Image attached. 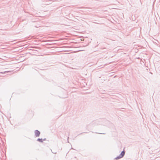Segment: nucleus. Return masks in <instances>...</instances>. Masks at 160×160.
Masks as SVG:
<instances>
[{
	"mask_svg": "<svg viewBox=\"0 0 160 160\" xmlns=\"http://www.w3.org/2000/svg\"><path fill=\"white\" fill-rule=\"evenodd\" d=\"M125 151L124 150L121 152L120 154L118 156H117L115 158V160H118L123 158L125 155Z\"/></svg>",
	"mask_w": 160,
	"mask_h": 160,
	"instance_id": "obj_1",
	"label": "nucleus"
},
{
	"mask_svg": "<svg viewBox=\"0 0 160 160\" xmlns=\"http://www.w3.org/2000/svg\"><path fill=\"white\" fill-rule=\"evenodd\" d=\"M35 135L36 137H38L40 134V132L38 130H36L34 131Z\"/></svg>",
	"mask_w": 160,
	"mask_h": 160,
	"instance_id": "obj_2",
	"label": "nucleus"
},
{
	"mask_svg": "<svg viewBox=\"0 0 160 160\" xmlns=\"http://www.w3.org/2000/svg\"><path fill=\"white\" fill-rule=\"evenodd\" d=\"M13 48V47H12L11 46V54H12L11 52H16L18 51V50H17L16 48L13 49H12L11 48Z\"/></svg>",
	"mask_w": 160,
	"mask_h": 160,
	"instance_id": "obj_3",
	"label": "nucleus"
},
{
	"mask_svg": "<svg viewBox=\"0 0 160 160\" xmlns=\"http://www.w3.org/2000/svg\"><path fill=\"white\" fill-rule=\"evenodd\" d=\"M16 41V40H13L12 39H11V44L12 45L15 43H16L17 42Z\"/></svg>",
	"mask_w": 160,
	"mask_h": 160,
	"instance_id": "obj_4",
	"label": "nucleus"
},
{
	"mask_svg": "<svg viewBox=\"0 0 160 160\" xmlns=\"http://www.w3.org/2000/svg\"><path fill=\"white\" fill-rule=\"evenodd\" d=\"M52 3V1H46L45 2V4L46 5H48V4H50Z\"/></svg>",
	"mask_w": 160,
	"mask_h": 160,
	"instance_id": "obj_5",
	"label": "nucleus"
},
{
	"mask_svg": "<svg viewBox=\"0 0 160 160\" xmlns=\"http://www.w3.org/2000/svg\"><path fill=\"white\" fill-rule=\"evenodd\" d=\"M37 141L38 142H41V143L43 142L42 141V138H38L37 140Z\"/></svg>",
	"mask_w": 160,
	"mask_h": 160,
	"instance_id": "obj_6",
	"label": "nucleus"
},
{
	"mask_svg": "<svg viewBox=\"0 0 160 160\" xmlns=\"http://www.w3.org/2000/svg\"><path fill=\"white\" fill-rule=\"evenodd\" d=\"M8 72H10V71H5L3 72H0V73H2V74H5L6 73Z\"/></svg>",
	"mask_w": 160,
	"mask_h": 160,
	"instance_id": "obj_7",
	"label": "nucleus"
},
{
	"mask_svg": "<svg viewBox=\"0 0 160 160\" xmlns=\"http://www.w3.org/2000/svg\"><path fill=\"white\" fill-rule=\"evenodd\" d=\"M17 71V70L15 71V70H11V71H10L11 74L12 73H13L16 72Z\"/></svg>",
	"mask_w": 160,
	"mask_h": 160,
	"instance_id": "obj_8",
	"label": "nucleus"
},
{
	"mask_svg": "<svg viewBox=\"0 0 160 160\" xmlns=\"http://www.w3.org/2000/svg\"><path fill=\"white\" fill-rule=\"evenodd\" d=\"M12 61H13V60L11 59V64H13L14 63H17V62H12Z\"/></svg>",
	"mask_w": 160,
	"mask_h": 160,
	"instance_id": "obj_9",
	"label": "nucleus"
},
{
	"mask_svg": "<svg viewBox=\"0 0 160 160\" xmlns=\"http://www.w3.org/2000/svg\"><path fill=\"white\" fill-rule=\"evenodd\" d=\"M15 58L14 57H13V56H12V54H11V58Z\"/></svg>",
	"mask_w": 160,
	"mask_h": 160,
	"instance_id": "obj_10",
	"label": "nucleus"
},
{
	"mask_svg": "<svg viewBox=\"0 0 160 160\" xmlns=\"http://www.w3.org/2000/svg\"><path fill=\"white\" fill-rule=\"evenodd\" d=\"M32 48H36V49L38 48V47H32Z\"/></svg>",
	"mask_w": 160,
	"mask_h": 160,
	"instance_id": "obj_11",
	"label": "nucleus"
},
{
	"mask_svg": "<svg viewBox=\"0 0 160 160\" xmlns=\"http://www.w3.org/2000/svg\"><path fill=\"white\" fill-rule=\"evenodd\" d=\"M96 133H98V134H105V133H98V132H96Z\"/></svg>",
	"mask_w": 160,
	"mask_h": 160,
	"instance_id": "obj_12",
	"label": "nucleus"
},
{
	"mask_svg": "<svg viewBox=\"0 0 160 160\" xmlns=\"http://www.w3.org/2000/svg\"><path fill=\"white\" fill-rule=\"evenodd\" d=\"M87 133V132H83L80 133V134H79L78 135H80V134H82L83 133Z\"/></svg>",
	"mask_w": 160,
	"mask_h": 160,
	"instance_id": "obj_13",
	"label": "nucleus"
},
{
	"mask_svg": "<svg viewBox=\"0 0 160 160\" xmlns=\"http://www.w3.org/2000/svg\"><path fill=\"white\" fill-rule=\"evenodd\" d=\"M46 138H44L43 139H42V141L43 142V141H46Z\"/></svg>",
	"mask_w": 160,
	"mask_h": 160,
	"instance_id": "obj_14",
	"label": "nucleus"
},
{
	"mask_svg": "<svg viewBox=\"0 0 160 160\" xmlns=\"http://www.w3.org/2000/svg\"><path fill=\"white\" fill-rule=\"evenodd\" d=\"M51 151H52V153H54V154H56V153H57V152H52V150L51 149Z\"/></svg>",
	"mask_w": 160,
	"mask_h": 160,
	"instance_id": "obj_15",
	"label": "nucleus"
},
{
	"mask_svg": "<svg viewBox=\"0 0 160 160\" xmlns=\"http://www.w3.org/2000/svg\"><path fill=\"white\" fill-rule=\"evenodd\" d=\"M99 44V43H98V44L97 45L95 46V47H97V46H98Z\"/></svg>",
	"mask_w": 160,
	"mask_h": 160,
	"instance_id": "obj_16",
	"label": "nucleus"
},
{
	"mask_svg": "<svg viewBox=\"0 0 160 160\" xmlns=\"http://www.w3.org/2000/svg\"><path fill=\"white\" fill-rule=\"evenodd\" d=\"M97 43L98 44V42H97Z\"/></svg>",
	"mask_w": 160,
	"mask_h": 160,
	"instance_id": "obj_17",
	"label": "nucleus"
}]
</instances>
